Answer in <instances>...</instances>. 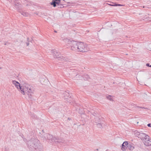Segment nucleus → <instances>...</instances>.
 Returning a JSON list of instances; mask_svg holds the SVG:
<instances>
[{
    "label": "nucleus",
    "mask_w": 151,
    "mask_h": 151,
    "mask_svg": "<svg viewBox=\"0 0 151 151\" xmlns=\"http://www.w3.org/2000/svg\"><path fill=\"white\" fill-rule=\"evenodd\" d=\"M77 51L85 52L88 50L87 45L81 42H79Z\"/></svg>",
    "instance_id": "20e7f679"
},
{
    "label": "nucleus",
    "mask_w": 151,
    "mask_h": 151,
    "mask_svg": "<svg viewBox=\"0 0 151 151\" xmlns=\"http://www.w3.org/2000/svg\"><path fill=\"white\" fill-rule=\"evenodd\" d=\"M141 133H140L138 131H135L134 132V134L137 136H138V137L140 136V134Z\"/></svg>",
    "instance_id": "aec40b11"
},
{
    "label": "nucleus",
    "mask_w": 151,
    "mask_h": 151,
    "mask_svg": "<svg viewBox=\"0 0 151 151\" xmlns=\"http://www.w3.org/2000/svg\"><path fill=\"white\" fill-rule=\"evenodd\" d=\"M22 87L20 92L24 95H25L26 93L29 95V93L32 92V86L27 83H23Z\"/></svg>",
    "instance_id": "f257e3e1"
},
{
    "label": "nucleus",
    "mask_w": 151,
    "mask_h": 151,
    "mask_svg": "<svg viewBox=\"0 0 151 151\" xmlns=\"http://www.w3.org/2000/svg\"><path fill=\"white\" fill-rule=\"evenodd\" d=\"M150 65V64H149V63H147L146 64V65L147 66L150 67V65Z\"/></svg>",
    "instance_id": "cd10ccee"
},
{
    "label": "nucleus",
    "mask_w": 151,
    "mask_h": 151,
    "mask_svg": "<svg viewBox=\"0 0 151 151\" xmlns=\"http://www.w3.org/2000/svg\"><path fill=\"white\" fill-rule=\"evenodd\" d=\"M97 124L98 125V127H102L101 124L100 123V122H99L98 123H97Z\"/></svg>",
    "instance_id": "412c9836"
},
{
    "label": "nucleus",
    "mask_w": 151,
    "mask_h": 151,
    "mask_svg": "<svg viewBox=\"0 0 151 151\" xmlns=\"http://www.w3.org/2000/svg\"><path fill=\"white\" fill-rule=\"evenodd\" d=\"M147 126L149 127H151V124H147Z\"/></svg>",
    "instance_id": "bb28decb"
},
{
    "label": "nucleus",
    "mask_w": 151,
    "mask_h": 151,
    "mask_svg": "<svg viewBox=\"0 0 151 151\" xmlns=\"http://www.w3.org/2000/svg\"><path fill=\"white\" fill-rule=\"evenodd\" d=\"M114 6H123V5L119 4H115Z\"/></svg>",
    "instance_id": "b1692460"
},
{
    "label": "nucleus",
    "mask_w": 151,
    "mask_h": 151,
    "mask_svg": "<svg viewBox=\"0 0 151 151\" xmlns=\"http://www.w3.org/2000/svg\"><path fill=\"white\" fill-rule=\"evenodd\" d=\"M143 142L145 145L150 146V148L151 149V140H150L149 136H147V138L146 137V139Z\"/></svg>",
    "instance_id": "423d86ee"
},
{
    "label": "nucleus",
    "mask_w": 151,
    "mask_h": 151,
    "mask_svg": "<svg viewBox=\"0 0 151 151\" xmlns=\"http://www.w3.org/2000/svg\"><path fill=\"white\" fill-rule=\"evenodd\" d=\"M150 67L151 68V65H150Z\"/></svg>",
    "instance_id": "7c9ffc66"
},
{
    "label": "nucleus",
    "mask_w": 151,
    "mask_h": 151,
    "mask_svg": "<svg viewBox=\"0 0 151 151\" xmlns=\"http://www.w3.org/2000/svg\"><path fill=\"white\" fill-rule=\"evenodd\" d=\"M128 143L127 142H124L122 145V150L123 151H124L126 150L127 147Z\"/></svg>",
    "instance_id": "f8f14e48"
},
{
    "label": "nucleus",
    "mask_w": 151,
    "mask_h": 151,
    "mask_svg": "<svg viewBox=\"0 0 151 151\" xmlns=\"http://www.w3.org/2000/svg\"><path fill=\"white\" fill-rule=\"evenodd\" d=\"M137 107L141 109H147V108H145L144 107H140L139 106H137Z\"/></svg>",
    "instance_id": "5701e85b"
},
{
    "label": "nucleus",
    "mask_w": 151,
    "mask_h": 151,
    "mask_svg": "<svg viewBox=\"0 0 151 151\" xmlns=\"http://www.w3.org/2000/svg\"><path fill=\"white\" fill-rule=\"evenodd\" d=\"M21 14L24 17H28L29 15V14L26 12H21Z\"/></svg>",
    "instance_id": "6ab92c4d"
},
{
    "label": "nucleus",
    "mask_w": 151,
    "mask_h": 151,
    "mask_svg": "<svg viewBox=\"0 0 151 151\" xmlns=\"http://www.w3.org/2000/svg\"><path fill=\"white\" fill-rule=\"evenodd\" d=\"M51 53L52 55H53L54 58H57L60 55V52H57L55 50H52Z\"/></svg>",
    "instance_id": "1a4fd4ad"
},
{
    "label": "nucleus",
    "mask_w": 151,
    "mask_h": 151,
    "mask_svg": "<svg viewBox=\"0 0 151 151\" xmlns=\"http://www.w3.org/2000/svg\"><path fill=\"white\" fill-rule=\"evenodd\" d=\"M76 76V78H77V77H78L79 76L80 77V78H82V76H80L79 75H77Z\"/></svg>",
    "instance_id": "a878e982"
},
{
    "label": "nucleus",
    "mask_w": 151,
    "mask_h": 151,
    "mask_svg": "<svg viewBox=\"0 0 151 151\" xmlns=\"http://www.w3.org/2000/svg\"><path fill=\"white\" fill-rule=\"evenodd\" d=\"M65 42H66L67 45L70 46L71 50L77 51L78 49V44L79 42H77L75 41L71 40H66Z\"/></svg>",
    "instance_id": "f03ea898"
},
{
    "label": "nucleus",
    "mask_w": 151,
    "mask_h": 151,
    "mask_svg": "<svg viewBox=\"0 0 151 151\" xmlns=\"http://www.w3.org/2000/svg\"><path fill=\"white\" fill-rule=\"evenodd\" d=\"M55 1V2H60L61 1V0H52V1Z\"/></svg>",
    "instance_id": "393cba45"
},
{
    "label": "nucleus",
    "mask_w": 151,
    "mask_h": 151,
    "mask_svg": "<svg viewBox=\"0 0 151 151\" xmlns=\"http://www.w3.org/2000/svg\"><path fill=\"white\" fill-rule=\"evenodd\" d=\"M44 137L46 139L51 140L52 136L46 133L44 134Z\"/></svg>",
    "instance_id": "ddd939ff"
},
{
    "label": "nucleus",
    "mask_w": 151,
    "mask_h": 151,
    "mask_svg": "<svg viewBox=\"0 0 151 151\" xmlns=\"http://www.w3.org/2000/svg\"><path fill=\"white\" fill-rule=\"evenodd\" d=\"M127 147L130 150H132L134 149V145L133 144H129L127 145Z\"/></svg>",
    "instance_id": "4468645a"
},
{
    "label": "nucleus",
    "mask_w": 151,
    "mask_h": 151,
    "mask_svg": "<svg viewBox=\"0 0 151 151\" xmlns=\"http://www.w3.org/2000/svg\"><path fill=\"white\" fill-rule=\"evenodd\" d=\"M69 96V94L68 93H65V94L64 99L68 102L70 103V102L72 100V98L71 96H70L69 98H67L66 96Z\"/></svg>",
    "instance_id": "6e6552de"
},
{
    "label": "nucleus",
    "mask_w": 151,
    "mask_h": 151,
    "mask_svg": "<svg viewBox=\"0 0 151 151\" xmlns=\"http://www.w3.org/2000/svg\"><path fill=\"white\" fill-rule=\"evenodd\" d=\"M27 42H26V44L27 45V46H28L29 45V38H27Z\"/></svg>",
    "instance_id": "4be33fe9"
},
{
    "label": "nucleus",
    "mask_w": 151,
    "mask_h": 151,
    "mask_svg": "<svg viewBox=\"0 0 151 151\" xmlns=\"http://www.w3.org/2000/svg\"><path fill=\"white\" fill-rule=\"evenodd\" d=\"M109 5H110V6H114V4L113 5V4H109Z\"/></svg>",
    "instance_id": "c85d7f7f"
},
{
    "label": "nucleus",
    "mask_w": 151,
    "mask_h": 151,
    "mask_svg": "<svg viewBox=\"0 0 151 151\" xmlns=\"http://www.w3.org/2000/svg\"><path fill=\"white\" fill-rule=\"evenodd\" d=\"M70 96L69 95V96H68V97L67 96H66V97H67V98H69V97Z\"/></svg>",
    "instance_id": "c756f323"
},
{
    "label": "nucleus",
    "mask_w": 151,
    "mask_h": 151,
    "mask_svg": "<svg viewBox=\"0 0 151 151\" xmlns=\"http://www.w3.org/2000/svg\"><path fill=\"white\" fill-rule=\"evenodd\" d=\"M113 96L110 95H107L106 96L107 99L111 101H113Z\"/></svg>",
    "instance_id": "a211bd4d"
},
{
    "label": "nucleus",
    "mask_w": 151,
    "mask_h": 151,
    "mask_svg": "<svg viewBox=\"0 0 151 151\" xmlns=\"http://www.w3.org/2000/svg\"><path fill=\"white\" fill-rule=\"evenodd\" d=\"M83 78L85 80H88L90 78L89 76L87 74L84 75Z\"/></svg>",
    "instance_id": "f3484780"
},
{
    "label": "nucleus",
    "mask_w": 151,
    "mask_h": 151,
    "mask_svg": "<svg viewBox=\"0 0 151 151\" xmlns=\"http://www.w3.org/2000/svg\"><path fill=\"white\" fill-rule=\"evenodd\" d=\"M50 5L53 6L54 7L56 6L59 8H63L64 7V6L63 4L61 3V1L60 2H56L55 1H52L50 3Z\"/></svg>",
    "instance_id": "39448f33"
},
{
    "label": "nucleus",
    "mask_w": 151,
    "mask_h": 151,
    "mask_svg": "<svg viewBox=\"0 0 151 151\" xmlns=\"http://www.w3.org/2000/svg\"><path fill=\"white\" fill-rule=\"evenodd\" d=\"M1 41V39H0V42Z\"/></svg>",
    "instance_id": "2f4dec72"
},
{
    "label": "nucleus",
    "mask_w": 151,
    "mask_h": 151,
    "mask_svg": "<svg viewBox=\"0 0 151 151\" xmlns=\"http://www.w3.org/2000/svg\"><path fill=\"white\" fill-rule=\"evenodd\" d=\"M40 142L37 139H33L28 142L27 145L30 148H34L35 149L38 148L40 146Z\"/></svg>",
    "instance_id": "7ed1b4c3"
},
{
    "label": "nucleus",
    "mask_w": 151,
    "mask_h": 151,
    "mask_svg": "<svg viewBox=\"0 0 151 151\" xmlns=\"http://www.w3.org/2000/svg\"><path fill=\"white\" fill-rule=\"evenodd\" d=\"M147 136H149L144 133H141L140 135V136L139 137V138L141 139L143 141L146 139V137L147 138Z\"/></svg>",
    "instance_id": "9b49d317"
},
{
    "label": "nucleus",
    "mask_w": 151,
    "mask_h": 151,
    "mask_svg": "<svg viewBox=\"0 0 151 151\" xmlns=\"http://www.w3.org/2000/svg\"><path fill=\"white\" fill-rule=\"evenodd\" d=\"M101 121V119L98 117L96 116L95 118V122L96 123H98L100 122Z\"/></svg>",
    "instance_id": "2eb2a0df"
},
{
    "label": "nucleus",
    "mask_w": 151,
    "mask_h": 151,
    "mask_svg": "<svg viewBox=\"0 0 151 151\" xmlns=\"http://www.w3.org/2000/svg\"><path fill=\"white\" fill-rule=\"evenodd\" d=\"M57 58H58L59 60L61 61L65 60H66V59L65 57H64L63 56L61 55H59Z\"/></svg>",
    "instance_id": "dca6fc26"
},
{
    "label": "nucleus",
    "mask_w": 151,
    "mask_h": 151,
    "mask_svg": "<svg viewBox=\"0 0 151 151\" xmlns=\"http://www.w3.org/2000/svg\"><path fill=\"white\" fill-rule=\"evenodd\" d=\"M51 141L52 142H55V143L57 144L58 143H60L62 142L61 140L59 139L57 137H52V138Z\"/></svg>",
    "instance_id": "9d476101"
},
{
    "label": "nucleus",
    "mask_w": 151,
    "mask_h": 151,
    "mask_svg": "<svg viewBox=\"0 0 151 151\" xmlns=\"http://www.w3.org/2000/svg\"><path fill=\"white\" fill-rule=\"evenodd\" d=\"M12 82L13 84L15 86L20 92V91L22 87V85L21 86L20 83L18 82L15 81H12Z\"/></svg>",
    "instance_id": "0eeeda50"
}]
</instances>
